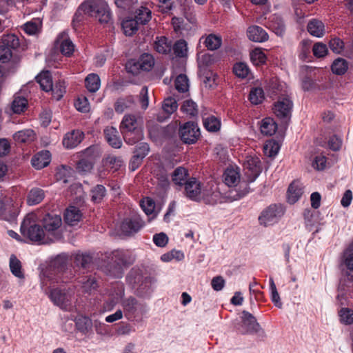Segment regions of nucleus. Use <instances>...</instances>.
<instances>
[{"instance_id": "obj_1", "label": "nucleus", "mask_w": 353, "mask_h": 353, "mask_svg": "<svg viewBox=\"0 0 353 353\" xmlns=\"http://www.w3.org/2000/svg\"><path fill=\"white\" fill-rule=\"evenodd\" d=\"M135 261L134 256L128 251L114 250L98 254L92 263L108 275L121 277L123 268L132 265Z\"/></svg>"}, {"instance_id": "obj_2", "label": "nucleus", "mask_w": 353, "mask_h": 353, "mask_svg": "<svg viewBox=\"0 0 353 353\" xmlns=\"http://www.w3.org/2000/svg\"><path fill=\"white\" fill-rule=\"evenodd\" d=\"M72 261L69 254L63 252L51 258L49 266L42 272V276L51 282V284H65L73 277L68 266Z\"/></svg>"}, {"instance_id": "obj_3", "label": "nucleus", "mask_w": 353, "mask_h": 353, "mask_svg": "<svg viewBox=\"0 0 353 353\" xmlns=\"http://www.w3.org/2000/svg\"><path fill=\"white\" fill-rule=\"evenodd\" d=\"M121 132L126 143L134 145L143 138V122L134 114H125L121 123Z\"/></svg>"}, {"instance_id": "obj_4", "label": "nucleus", "mask_w": 353, "mask_h": 353, "mask_svg": "<svg viewBox=\"0 0 353 353\" xmlns=\"http://www.w3.org/2000/svg\"><path fill=\"white\" fill-rule=\"evenodd\" d=\"M47 294L51 302L61 310L72 312L74 308L79 310L74 304V292L70 289L52 286Z\"/></svg>"}, {"instance_id": "obj_5", "label": "nucleus", "mask_w": 353, "mask_h": 353, "mask_svg": "<svg viewBox=\"0 0 353 353\" xmlns=\"http://www.w3.org/2000/svg\"><path fill=\"white\" fill-rule=\"evenodd\" d=\"M37 216L34 213L28 214L21 223L20 231L23 236L32 241L41 243H48L45 239L44 230L37 224Z\"/></svg>"}, {"instance_id": "obj_6", "label": "nucleus", "mask_w": 353, "mask_h": 353, "mask_svg": "<svg viewBox=\"0 0 353 353\" xmlns=\"http://www.w3.org/2000/svg\"><path fill=\"white\" fill-rule=\"evenodd\" d=\"M43 225L45 230V236H48L50 242H54L63 239L61 216L48 214L43 219Z\"/></svg>"}, {"instance_id": "obj_7", "label": "nucleus", "mask_w": 353, "mask_h": 353, "mask_svg": "<svg viewBox=\"0 0 353 353\" xmlns=\"http://www.w3.org/2000/svg\"><path fill=\"white\" fill-rule=\"evenodd\" d=\"M293 108L292 101L289 97H279L272 108L275 116L284 123H288L291 118Z\"/></svg>"}, {"instance_id": "obj_8", "label": "nucleus", "mask_w": 353, "mask_h": 353, "mask_svg": "<svg viewBox=\"0 0 353 353\" xmlns=\"http://www.w3.org/2000/svg\"><path fill=\"white\" fill-rule=\"evenodd\" d=\"M90 16L95 17L101 23L110 20V12L104 0H90Z\"/></svg>"}, {"instance_id": "obj_9", "label": "nucleus", "mask_w": 353, "mask_h": 353, "mask_svg": "<svg viewBox=\"0 0 353 353\" xmlns=\"http://www.w3.org/2000/svg\"><path fill=\"white\" fill-rule=\"evenodd\" d=\"M18 215V205L10 196L0 199V219L8 222L15 220Z\"/></svg>"}, {"instance_id": "obj_10", "label": "nucleus", "mask_w": 353, "mask_h": 353, "mask_svg": "<svg viewBox=\"0 0 353 353\" xmlns=\"http://www.w3.org/2000/svg\"><path fill=\"white\" fill-rule=\"evenodd\" d=\"M283 209L281 205H270L261 212L259 218V222L266 227L277 221L283 216Z\"/></svg>"}, {"instance_id": "obj_11", "label": "nucleus", "mask_w": 353, "mask_h": 353, "mask_svg": "<svg viewBox=\"0 0 353 353\" xmlns=\"http://www.w3.org/2000/svg\"><path fill=\"white\" fill-rule=\"evenodd\" d=\"M179 134L183 143L193 144L198 140L200 131L196 123L189 121L179 128Z\"/></svg>"}, {"instance_id": "obj_12", "label": "nucleus", "mask_w": 353, "mask_h": 353, "mask_svg": "<svg viewBox=\"0 0 353 353\" xmlns=\"http://www.w3.org/2000/svg\"><path fill=\"white\" fill-rule=\"evenodd\" d=\"M245 174L248 181H254L262 170L260 159L256 157H249L244 163Z\"/></svg>"}, {"instance_id": "obj_13", "label": "nucleus", "mask_w": 353, "mask_h": 353, "mask_svg": "<svg viewBox=\"0 0 353 353\" xmlns=\"http://www.w3.org/2000/svg\"><path fill=\"white\" fill-rule=\"evenodd\" d=\"M144 225L139 216H134L123 220L121 224V232L126 235H132L137 232Z\"/></svg>"}, {"instance_id": "obj_14", "label": "nucleus", "mask_w": 353, "mask_h": 353, "mask_svg": "<svg viewBox=\"0 0 353 353\" xmlns=\"http://www.w3.org/2000/svg\"><path fill=\"white\" fill-rule=\"evenodd\" d=\"M84 134L79 130H74L67 132L63 139L62 143L66 149H73L76 148L83 139Z\"/></svg>"}, {"instance_id": "obj_15", "label": "nucleus", "mask_w": 353, "mask_h": 353, "mask_svg": "<svg viewBox=\"0 0 353 353\" xmlns=\"http://www.w3.org/2000/svg\"><path fill=\"white\" fill-rule=\"evenodd\" d=\"M51 161V154L48 150H42L33 156L32 165L37 170L48 166Z\"/></svg>"}, {"instance_id": "obj_16", "label": "nucleus", "mask_w": 353, "mask_h": 353, "mask_svg": "<svg viewBox=\"0 0 353 353\" xmlns=\"http://www.w3.org/2000/svg\"><path fill=\"white\" fill-rule=\"evenodd\" d=\"M185 192L188 197L196 200L201 192V183L195 178H192L185 183Z\"/></svg>"}, {"instance_id": "obj_17", "label": "nucleus", "mask_w": 353, "mask_h": 353, "mask_svg": "<svg viewBox=\"0 0 353 353\" xmlns=\"http://www.w3.org/2000/svg\"><path fill=\"white\" fill-rule=\"evenodd\" d=\"M250 40L254 42H264L268 39V34L264 29L258 26H252L247 31Z\"/></svg>"}, {"instance_id": "obj_18", "label": "nucleus", "mask_w": 353, "mask_h": 353, "mask_svg": "<svg viewBox=\"0 0 353 353\" xmlns=\"http://www.w3.org/2000/svg\"><path fill=\"white\" fill-rule=\"evenodd\" d=\"M82 219L81 210L75 206L68 207L64 213L65 222L69 225H75Z\"/></svg>"}, {"instance_id": "obj_19", "label": "nucleus", "mask_w": 353, "mask_h": 353, "mask_svg": "<svg viewBox=\"0 0 353 353\" xmlns=\"http://www.w3.org/2000/svg\"><path fill=\"white\" fill-rule=\"evenodd\" d=\"M122 306L125 316L131 319L135 316L137 310L140 307V304L134 297H129L122 301Z\"/></svg>"}, {"instance_id": "obj_20", "label": "nucleus", "mask_w": 353, "mask_h": 353, "mask_svg": "<svg viewBox=\"0 0 353 353\" xmlns=\"http://www.w3.org/2000/svg\"><path fill=\"white\" fill-rule=\"evenodd\" d=\"M303 193V186L299 181H293L288 190V201L290 203H296Z\"/></svg>"}, {"instance_id": "obj_21", "label": "nucleus", "mask_w": 353, "mask_h": 353, "mask_svg": "<svg viewBox=\"0 0 353 353\" xmlns=\"http://www.w3.org/2000/svg\"><path fill=\"white\" fill-rule=\"evenodd\" d=\"M242 327L246 332H256L259 329V324L256 318L250 313L243 311Z\"/></svg>"}, {"instance_id": "obj_22", "label": "nucleus", "mask_w": 353, "mask_h": 353, "mask_svg": "<svg viewBox=\"0 0 353 353\" xmlns=\"http://www.w3.org/2000/svg\"><path fill=\"white\" fill-rule=\"evenodd\" d=\"M104 134L108 143L114 148H120L122 145L121 140L116 128L108 126L104 130Z\"/></svg>"}, {"instance_id": "obj_23", "label": "nucleus", "mask_w": 353, "mask_h": 353, "mask_svg": "<svg viewBox=\"0 0 353 353\" xmlns=\"http://www.w3.org/2000/svg\"><path fill=\"white\" fill-rule=\"evenodd\" d=\"M77 170L82 174H86L88 172V148L76 154Z\"/></svg>"}, {"instance_id": "obj_24", "label": "nucleus", "mask_w": 353, "mask_h": 353, "mask_svg": "<svg viewBox=\"0 0 353 353\" xmlns=\"http://www.w3.org/2000/svg\"><path fill=\"white\" fill-rule=\"evenodd\" d=\"M35 138L36 134L32 129L19 130L13 134V139L17 143H30L32 142Z\"/></svg>"}, {"instance_id": "obj_25", "label": "nucleus", "mask_w": 353, "mask_h": 353, "mask_svg": "<svg viewBox=\"0 0 353 353\" xmlns=\"http://www.w3.org/2000/svg\"><path fill=\"white\" fill-rule=\"evenodd\" d=\"M307 29L311 35L316 37H321L325 33V26L321 21L318 19L310 21Z\"/></svg>"}, {"instance_id": "obj_26", "label": "nucleus", "mask_w": 353, "mask_h": 353, "mask_svg": "<svg viewBox=\"0 0 353 353\" xmlns=\"http://www.w3.org/2000/svg\"><path fill=\"white\" fill-rule=\"evenodd\" d=\"M36 79L43 90L50 92V90H52L53 83L49 71L41 72L36 77Z\"/></svg>"}, {"instance_id": "obj_27", "label": "nucleus", "mask_w": 353, "mask_h": 353, "mask_svg": "<svg viewBox=\"0 0 353 353\" xmlns=\"http://www.w3.org/2000/svg\"><path fill=\"white\" fill-rule=\"evenodd\" d=\"M223 179L228 186H236L240 181V174L237 170L228 168L223 174Z\"/></svg>"}, {"instance_id": "obj_28", "label": "nucleus", "mask_w": 353, "mask_h": 353, "mask_svg": "<svg viewBox=\"0 0 353 353\" xmlns=\"http://www.w3.org/2000/svg\"><path fill=\"white\" fill-rule=\"evenodd\" d=\"M261 132L265 136H272L275 134L277 130V124L273 119L267 117L261 121Z\"/></svg>"}, {"instance_id": "obj_29", "label": "nucleus", "mask_w": 353, "mask_h": 353, "mask_svg": "<svg viewBox=\"0 0 353 353\" xmlns=\"http://www.w3.org/2000/svg\"><path fill=\"white\" fill-rule=\"evenodd\" d=\"M88 13V1L84 0L83 2L79 6L77 12L74 14L73 19V26L74 28L79 26V23L83 21Z\"/></svg>"}, {"instance_id": "obj_30", "label": "nucleus", "mask_w": 353, "mask_h": 353, "mask_svg": "<svg viewBox=\"0 0 353 353\" xmlns=\"http://www.w3.org/2000/svg\"><path fill=\"white\" fill-rule=\"evenodd\" d=\"M154 63V61L152 55L143 54L140 57L139 61L134 63V66L142 70L149 71L153 67Z\"/></svg>"}, {"instance_id": "obj_31", "label": "nucleus", "mask_w": 353, "mask_h": 353, "mask_svg": "<svg viewBox=\"0 0 353 353\" xmlns=\"http://www.w3.org/2000/svg\"><path fill=\"white\" fill-rule=\"evenodd\" d=\"M134 103L133 97L128 96L125 98H119L114 103V108L117 113H122L125 110L130 108Z\"/></svg>"}, {"instance_id": "obj_32", "label": "nucleus", "mask_w": 353, "mask_h": 353, "mask_svg": "<svg viewBox=\"0 0 353 353\" xmlns=\"http://www.w3.org/2000/svg\"><path fill=\"white\" fill-rule=\"evenodd\" d=\"M9 266L12 274L14 276L19 279L24 278V274L22 270L21 263L14 254H12L10 257Z\"/></svg>"}, {"instance_id": "obj_33", "label": "nucleus", "mask_w": 353, "mask_h": 353, "mask_svg": "<svg viewBox=\"0 0 353 353\" xmlns=\"http://www.w3.org/2000/svg\"><path fill=\"white\" fill-rule=\"evenodd\" d=\"M341 263L347 270L353 272V243H351L343 252Z\"/></svg>"}, {"instance_id": "obj_34", "label": "nucleus", "mask_w": 353, "mask_h": 353, "mask_svg": "<svg viewBox=\"0 0 353 353\" xmlns=\"http://www.w3.org/2000/svg\"><path fill=\"white\" fill-rule=\"evenodd\" d=\"M45 196L44 192L39 188H32L28 196V203L34 205L42 201Z\"/></svg>"}, {"instance_id": "obj_35", "label": "nucleus", "mask_w": 353, "mask_h": 353, "mask_svg": "<svg viewBox=\"0 0 353 353\" xmlns=\"http://www.w3.org/2000/svg\"><path fill=\"white\" fill-rule=\"evenodd\" d=\"M42 21L39 19H34L26 23L23 26V30L29 35H35L41 29Z\"/></svg>"}, {"instance_id": "obj_36", "label": "nucleus", "mask_w": 353, "mask_h": 353, "mask_svg": "<svg viewBox=\"0 0 353 353\" xmlns=\"http://www.w3.org/2000/svg\"><path fill=\"white\" fill-rule=\"evenodd\" d=\"M74 264L77 267L82 269L83 274L88 272V254L87 252H77L74 255Z\"/></svg>"}, {"instance_id": "obj_37", "label": "nucleus", "mask_w": 353, "mask_h": 353, "mask_svg": "<svg viewBox=\"0 0 353 353\" xmlns=\"http://www.w3.org/2000/svg\"><path fill=\"white\" fill-rule=\"evenodd\" d=\"M140 23L134 19H125L122 22V28L125 35L131 36L138 30Z\"/></svg>"}, {"instance_id": "obj_38", "label": "nucleus", "mask_w": 353, "mask_h": 353, "mask_svg": "<svg viewBox=\"0 0 353 353\" xmlns=\"http://www.w3.org/2000/svg\"><path fill=\"white\" fill-rule=\"evenodd\" d=\"M188 176V170L183 167H178L172 174V180L176 185H182Z\"/></svg>"}, {"instance_id": "obj_39", "label": "nucleus", "mask_w": 353, "mask_h": 353, "mask_svg": "<svg viewBox=\"0 0 353 353\" xmlns=\"http://www.w3.org/2000/svg\"><path fill=\"white\" fill-rule=\"evenodd\" d=\"M348 68L347 61L342 58L336 59L332 65V71L333 73L342 75L346 72Z\"/></svg>"}, {"instance_id": "obj_40", "label": "nucleus", "mask_w": 353, "mask_h": 353, "mask_svg": "<svg viewBox=\"0 0 353 353\" xmlns=\"http://www.w3.org/2000/svg\"><path fill=\"white\" fill-rule=\"evenodd\" d=\"M270 29L278 36L282 37L285 33V24L279 17H274L270 23Z\"/></svg>"}, {"instance_id": "obj_41", "label": "nucleus", "mask_w": 353, "mask_h": 353, "mask_svg": "<svg viewBox=\"0 0 353 353\" xmlns=\"http://www.w3.org/2000/svg\"><path fill=\"white\" fill-rule=\"evenodd\" d=\"M140 24L147 23L151 19V11L146 7L141 6L136 10L134 17Z\"/></svg>"}, {"instance_id": "obj_42", "label": "nucleus", "mask_w": 353, "mask_h": 353, "mask_svg": "<svg viewBox=\"0 0 353 353\" xmlns=\"http://www.w3.org/2000/svg\"><path fill=\"white\" fill-rule=\"evenodd\" d=\"M103 154V150L100 144H94L90 146V169L92 168V165L99 161Z\"/></svg>"}, {"instance_id": "obj_43", "label": "nucleus", "mask_w": 353, "mask_h": 353, "mask_svg": "<svg viewBox=\"0 0 353 353\" xmlns=\"http://www.w3.org/2000/svg\"><path fill=\"white\" fill-rule=\"evenodd\" d=\"M28 101L26 98L21 97H15L12 105L11 109L14 113L20 114L27 108Z\"/></svg>"}, {"instance_id": "obj_44", "label": "nucleus", "mask_w": 353, "mask_h": 353, "mask_svg": "<svg viewBox=\"0 0 353 353\" xmlns=\"http://www.w3.org/2000/svg\"><path fill=\"white\" fill-rule=\"evenodd\" d=\"M154 48L159 53L166 54L170 51V45L168 43L166 37H157L154 43Z\"/></svg>"}, {"instance_id": "obj_45", "label": "nucleus", "mask_w": 353, "mask_h": 353, "mask_svg": "<svg viewBox=\"0 0 353 353\" xmlns=\"http://www.w3.org/2000/svg\"><path fill=\"white\" fill-rule=\"evenodd\" d=\"M249 99L254 105L261 103L264 99V92L261 88H254L250 90Z\"/></svg>"}, {"instance_id": "obj_46", "label": "nucleus", "mask_w": 353, "mask_h": 353, "mask_svg": "<svg viewBox=\"0 0 353 353\" xmlns=\"http://www.w3.org/2000/svg\"><path fill=\"white\" fill-rule=\"evenodd\" d=\"M204 44L210 50H216L221 45V38L214 34H210L205 38Z\"/></svg>"}, {"instance_id": "obj_47", "label": "nucleus", "mask_w": 353, "mask_h": 353, "mask_svg": "<svg viewBox=\"0 0 353 353\" xmlns=\"http://www.w3.org/2000/svg\"><path fill=\"white\" fill-rule=\"evenodd\" d=\"M77 330L83 334H86L88 329V318L85 315L78 314L74 319Z\"/></svg>"}, {"instance_id": "obj_48", "label": "nucleus", "mask_w": 353, "mask_h": 353, "mask_svg": "<svg viewBox=\"0 0 353 353\" xmlns=\"http://www.w3.org/2000/svg\"><path fill=\"white\" fill-rule=\"evenodd\" d=\"M181 110L183 112L190 117H194L198 114L197 106L192 100L185 101L181 107Z\"/></svg>"}, {"instance_id": "obj_49", "label": "nucleus", "mask_w": 353, "mask_h": 353, "mask_svg": "<svg viewBox=\"0 0 353 353\" xmlns=\"http://www.w3.org/2000/svg\"><path fill=\"white\" fill-rule=\"evenodd\" d=\"M233 72L236 77L241 79H245L248 76L250 73V69L245 63L239 62L234 65Z\"/></svg>"}, {"instance_id": "obj_50", "label": "nucleus", "mask_w": 353, "mask_h": 353, "mask_svg": "<svg viewBox=\"0 0 353 353\" xmlns=\"http://www.w3.org/2000/svg\"><path fill=\"white\" fill-rule=\"evenodd\" d=\"M203 125L210 132H216L220 128V121L214 116L203 119Z\"/></svg>"}, {"instance_id": "obj_51", "label": "nucleus", "mask_w": 353, "mask_h": 353, "mask_svg": "<svg viewBox=\"0 0 353 353\" xmlns=\"http://www.w3.org/2000/svg\"><path fill=\"white\" fill-rule=\"evenodd\" d=\"M175 88L180 92L188 90V79L185 74H181L175 79Z\"/></svg>"}, {"instance_id": "obj_52", "label": "nucleus", "mask_w": 353, "mask_h": 353, "mask_svg": "<svg viewBox=\"0 0 353 353\" xmlns=\"http://www.w3.org/2000/svg\"><path fill=\"white\" fill-rule=\"evenodd\" d=\"M250 59L254 65H259L265 62L266 56L261 49L255 48L250 52Z\"/></svg>"}, {"instance_id": "obj_53", "label": "nucleus", "mask_w": 353, "mask_h": 353, "mask_svg": "<svg viewBox=\"0 0 353 353\" xmlns=\"http://www.w3.org/2000/svg\"><path fill=\"white\" fill-rule=\"evenodd\" d=\"M178 105L175 99L168 97L163 101V110L169 116L174 112L177 109Z\"/></svg>"}, {"instance_id": "obj_54", "label": "nucleus", "mask_w": 353, "mask_h": 353, "mask_svg": "<svg viewBox=\"0 0 353 353\" xmlns=\"http://www.w3.org/2000/svg\"><path fill=\"white\" fill-rule=\"evenodd\" d=\"M174 53L176 57H184L187 55V43L185 40L177 41L173 46Z\"/></svg>"}, {"instance_id": "obj_55", "label": "nucleus", "mask_w": 353, "mask_h": 353, "mask_svg": "<svg viewBox=\"0 0 353 353\" xmlns=\"http://www.w3.org/2000/svg\"><path fill=\"white\" fill-rule=\"evenodd\" d=\"M279 146L274 141H268L263 146V152L267 157H274L279 152Z\"/></svg>"}, {"instance_id": "obj_56", "label": "nucleus", "mask_w": 353, "mask_h": 353, "mask_svg": "<svg viewBox=\"0 0 353 353\" xmlns=\"http://www.w3.org/2000/svg\"><path fill=\"white\" fill-rule=\"evenodd\" d=\"M91 200L95 203L101 202L105 194V189L102 185H97L92 191Z\"/></svg>"}, {"instance_id": "obj_57", "label": "nucleus", "mask_w": 353, "mask_h": 353, "mask_svg": "<svg viewBox=\"0 0 353 353\" xmlns=\"http://www.w3.org/2000/svg\"><path fill=\"white\" fill-rule=\"evenodd\" d=\"M72 170L66 165H61L57 168L55 176L58 181H63V183L68 182V178L70 176Z\"/></svg>"}, {"instance_id": "obj_58", "label": "nucleus", "mask_w": 353, "mask_h": 353, "mask_svg": "<svg viewBox=\"0 0 353 353\" xmlns=\"http://www.w3.org/2000/svg\"><path fill=\"white\" fill-rule=\"evenodd\" d=\"M104 164L114 170H117L123 164V160L121 157L115 156H108L103 160Z\"/></svg>"}, {"instance_id": "obj_59", "label": "nucleus", "mask_w": 353, "mask_h": 353, "mask_svg": "<svg viewBox=\"0 0 353 353\" xmlns=\"http://www.w3.org/2000/svg\"><path fill=\"white\" fill-rule=\"evenodd\" d=\"M1 44L10 48V50L17 48L19 45V39L14 34H8L3 37Z\"/></svg>"}, {"instance_id": "obj_60", "label": "nucleus", "mask_w": 353, "mask_h": 353, "mask_svg": "<svg viewBox=\"0 0 353 353\" xmlns=\"http://www.w3.org/2000/svg\"><path fill=\"white\" fill-rule=\"evenodd\" d=\"M341 321L346 325L353 323V310L348 308H342L339 311Z\"/></svg>"}, {"instance_id": "obj_61", "label": "nucleus", "mask_w": 353, "mask_h": 353, "mask_svg": "<svg viewBox=\"0 0 353 353\" xmlns=\"http://www.w3.org/2000/svg\"><path fill=\"white\" fill-rule=\"evenodd\" d=\"M76 109L81 112H87L88 111V100L86 97H79L74 101Z\"/></svg>"}, {"instance_id": "obj_62", "label": "nucleus", "mask_w": 353, "mask_h": 353, "mask_svg": "<svg viewBox=\"0 0 353 353\" xmlns=\"http://www.w3.org/2000/svg\"><path fill=\"white\" fill-rule=\"evenodd\" d=\"M12 57V52L10 50V48L5 45H0V62L7 63Z\"/></svg>"}, {"instance_id": "obj_63", "label": "nucleus", "mask_w": 353, "mask_h": 353, "mask_svg": "<svg viewBox=\"0 0 353 353\" xmlns=\"http://www.w3.org/2000/svg\"><path fill=\"white\" fill-rule=\"evenodd\" d=\"M329 46L334 52L340 54L344 48V43L339 38H334L330 41Z\"/></svg>"}, {"instance_id": "obj_64", "label": "nucleus", "mask_w": 353, "mask_h": 353, "mask_svg": "<svg viewBox=\"0 0 353 353\" xmlns=\"http://www.w3.org/2000/svg\"><path fill=\"white\" fill-rule=\"evenodd\" d=\"M60 50L63 54L70 56L74 50L72 42L69 39H65L61 43Z\"/></svg>"}]
</instances>
